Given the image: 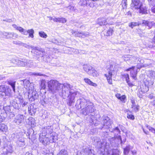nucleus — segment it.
I'll return each mask as SVG.
<instances>
[{"label":"nucleus","instance_id":"nucleus-1","mask_svg":"<svg viewBox=\"0 0 155 155\" xmlns=\"http://www.w3.org/2000/svg\"><path fill=\"white\" fill-rule=\"evenodd\" d=\"M48 90L54 94L58 92L63 97H69L70 104L74 101L75 97L79 93L72 89L71 85L68 84H61L56 80H51L48 82Z\"/></svg>","mask_w":155,"mask_h":155},{"label":"nucleus","instance_id":"nucleus-2","mask_svg":"<svg viewBox=\"0 0 155 155\" xmlns=\"http://www.w3.org/2000/svg\"><path fill=\"white\" fill-rule=\"evenodd\" d=\"M33 51L35 54L37 55H41V57L43 58L44 61L47 62H50L51 56L48 54L45 53L44 50L38 47L31 46Z\"/></svg>","mask_w":155,"mask_h":155},{"label":"nucleus","instance_id":"nucleus-3","mask_svg":"<svg viewBox=\"0 0 155 155\" xmlns=\"http://www.w3.org/2000/svg\"><path fill=\"white\" fill-rule=\"evenodd\" d=\"M88 103L89 104L85 108H83L82 109V112L84 115H89L90 116H91L90 118L91 119H93L94 115V114L93 113L94 111L93 104L91 102Z\"/></svg>","mask_w":155,"mask_h":155},{"label":"nucleus","instance_id":"nucleus-4","mask_svg":"<svg viewBox=\"0 0 155 155\" xmlns=\"http://www.w3.org/2000/svg\"><path fill=\"white\" fill-rule=\"evenodd\" d=\"M92 140L93 141L94 144L96 146L97 148L101 149L103 147L104 151L105 150L107 144L106 142H104L102 143L101 142L100 138L97 137H94L93 138Z\"/></svg>","mask_w":155,"mask_h":155},{"label":"nucleus","instance_id":"nucleus-5","mask_svg":"<svg viewBox=\"0 0 155 155\" xmlns=\"http://www.w3.org/2000/svg\"><path fill=\"white\" fill-rule=\"evenodd\" d=\"M11 61L14 64L18 65V66L24 67L27 64V59L25 58H18L17 59H12Z\"/></svg>","mask_w":155,"mask_h":155},{"label":"nucleus","instance_id":"nucleus-6","mask_svg":"<svg viewBox=\"0 0 155 155\" xmlns=\"http://www.w3.org/2000/svg\"><path fill=\"white\" fill-rule=\"evenodd\" d=\"M13 152L12 146L11 144H7L4 147L2 152L0 155H10Z\"/></svg>","mask_w":155,"mask_h":155},{"label":"nucleus","instance_id":"nucleus-7","mask_svg":"<svg viewBox=\"0 0 155 155\" xmlns=\"http://www.w3.org/2000/svg\"><path fill=\"white\" fill-rule=\"evenodd\" d=\"M1 34L6 39H15L18 37V35L17 34L13 32L4 31L2 32Z\"/></svg>","mask_w":155,"mask_h":155},{"label":"nucleus","instance_id":"nucleus-8","mask_svg":"<svg viewBox=\"0 0 155 155\" xmlns=\"http://www.w3.org/2000/svg\"><path fill=\"white\" fill-rule=\"evenodd\" d=\"M142 4L140 0H132L131 8L133 10H138Z\"/></svg>","mask_w":155,"mask_h":155},{"label":"nucleus","instance_id":"nucleus-9","mask_svg":"<svg viewBox=\"0 0 155 155\" xmlns=\"http://www.w3.org/2000/svg\"><path fill=\"white\" fill-rule=\"evenodd\" d=\"M108 123H109L108 128L109 129V130L111 132H113L115 134H118L120 133V131L118 127H116L114 129H111L112 126L111 124L112 123V120L107 117V124Z\"/></svg>","mask_w":155,"mask_h":155},{"label":"nucleus","instance_id":"nucleus-10","mask_svg":"<svg viewBox=\"0 0 155 155\" xmlns=\"http://www.w3.org/2000/svg\"><path fill=\"white\" fill-rule=\"evenodd\" d=\"M39 140L40 142L45 145L49 144V139L45 135L40 134L39 136Z\"/></svg>","mask_w":155,"mask_h":155},{"label":"nucleus","instance_id":"nucleus-11","mask_svg":"<svg viewBox=\"0 0 155 155\" xmlns=\"http://www.w3.org/2000/svg\"><path fill=\"white\" fill-rule=\"evenodd\" d=\"M89 101H87V100L84 98L79 99L77 101V104L80 105L81 108H84L87 104H89Z\"/></svg>","mask_w":155,"mask_h":155},{"label":"nucleus","instance_id":"nucleus-12","mask_svg":"<svg viewBox=\"0 0 155 155\" xmlns=\"http://www.w3.org/2000/svg\"><path fill=\"white\" fill-rule=\"evenodd\" d=\"M37 107L35 104H31L28 107V112L30 115H33L36 112Z\"/></svg>","mask_w":155,"mask_h":155},{"label":"nucleus","instance_id":"nucleus-13","mask_svg":"<svg viewBox=\"0 0 155 155\" xmlns=\"http://www.w3.org/2000/svg\"><path fill=\"white\" fill-rule=\"evenodd\" d=\"M24 119V116L22 115L19 114L17 115L14 120V122L17 125H19L21 123Z\"/></svg>","mask_w":155,"mask_h":155},{"label":"nucleus","instance_id":"nucleus-14","mask_svg":"<svg viewBox=\"0 0 155 155\" xmlns=\"http://www.w3.org/2000/svg\"><path fill=\"white\" fill-rule=\"evenodd\" d=\"M138 10V12L142 14H147V8L143 4Z\"/></svg>","mask_w":155,"mask_h":155},{"label":"nucleus","instance_id":"nucleus-15","mask_svg":"<svg viewBox=\"0 0 155 155\" xmlns=\"http://www.w3.org/2000/svg\"><path fill=\"white\" fill-rule=\"evenodd\" d=\"M34 31L33 29H28V30H25V31L24 32V35H27L29 34V36L28 37H31V38H33L34 37Z\"/></svg>","mask_w":155,"mask_h":155},{"label":"nucleus","instance_id":"nucleus-16","mask_svg":"<svg viewBox=\"0 0 155 155\" xmlns=\"http://www.w3.org/2000/svg\"><path fill=\"white\" fill-rule=\"evenodd\" d=\"M128 57L129 58V60L134 61H139L140 63H143L144 62V61L142 59H140L139 58H137L133 56H129Z\"/></svg>","mask_w":155,"mask_h":155},{"label":"nucleus","instance_id":"nucleus-17","mask_svg":"<svg viewBox=\"0 0 155 155\" xmlns=\"http://www.w3.org/2000/svg\"><path fill=\"white\" fill-rule=\"evenodd\" d=\"M93 68L90 65H84L83 66V69L84 71L88 74L92 69Z\"/></svg>","mask_w":155,"mask_h":155},{"label":"nucleus","instance_id":"nucleus-18","mask_svg":"<svg viewBox=\"0 0 155 155\" xmlns=\"http://www.w3.org/2000/svg\"><path fill=\"white\" fill-rule=\"evenodd\" d=\"M11 89L8 87L6 86L3 94H2V95H5V96H10L11 95Z\"/></svg>","mask_w":155,"mask_h":155},{"label":"nucleus","instance_id":"nucleus-19","mask_svg":"<svg viewBox=\"0 0 155 155\" xmlns=\"http://www.w3.org/2000/svg\"><path fill=\"white\" fill-rule=\"evenodd\" d=\"M12 27L17 30L19 31L22 34L24 35V32L25 31V30L22 27L17 26L15 24H13L12 25Z\"/></svg>","mask_w":155,"mask_h":155},{"label":"nucleus","instance_id":"nucleus-20","mask_svg":"<svg viewBox=\"0 0 155 155\" xmlns=\"http://www.w3.org/2000/svg\"><path fill=\"white\" fill-rule=\"evenodd\" d=\"M89 2L88 3L87 6H89L93 8L96 7L98 6V4L96 3L95 1L93 0H88Z\"/></svg>","mask_w":155,"mask_h":155},{"label":"nucleus","instance_id":"nucleus-21","mask_svg":"<svg viewBox=\"0 0 155 155\" xmlns=\"http://www.w3.org/2000/svg\"><path fill=\"white\" fill-rule=\"evenodd\" d=\"M10 103L11 105L16 109L18 110L21 107V105L19 104L15 101H12V102H11Z\"/></svg>","mask_w":155,"mask_h":155},{"label":"nucleus","instance_id":"nucleus-22","mask_svg":"<svg viewBox=\"0 0 155 155\" xmlns=\"http://www.w3.org/2000/svg\"><path fill=\"white\" fill-rule=\"evenodd\" d=\"M15 83L16 82L15 81L11 80H9L7 81L8 84L11 85L14 92H15Z\"/></svg>","mask_w":155,"mask_h":155},{"label":"nucleus","instance_id":"nucleus-23","mask_svg":"<svg viewBox=\"0 0 155 155\" xmlns=\"http://www.w3.org/2000/svg\"><path fill=\"white\" fill-rule=\"evenodd\" d=\"M89 2L88 0H80L78 4L82 6H87L88 3Z\"/></svg>","mask_w":155,"mask_h":155},{"label":"nucleus","instance_id":"nucleus-24","mask_svg":"<svg viewBox=\"0 0 155 155\" xmlns=\"http://www.w3.org/2000/svg\"><path fill=\"white\" fill-rule=\"evenodd\" d=\"M84 81L86 83L89 85L94 87H96L97 86V84H96L93 82L88 78H84Z\"/></svg>","mask_w":155,"mask_h":155},{"label":"nucleus","instance_id":"nucleus-25","mask_svg":"<svg viewBox=\"0 0 155 155\" xmlns=\"http://www.w3.org/2000/svg\"><path fill=\"white\" fill-rule=\"evenodd\" d=\"M52 127L51 126H48L45 127L44 129L46 132L47 134H51L52 132Z\"/></svg>","mask_w":155,"mask_h":155},{"label":"nucleus","instance_id":"nucleus-26","mask_svg":"<svg viewBox=\"0 0 155 155\" xmlns=\"http://www.w3.org/2000/svg\"><path fill=\"white\" fill-rule=\"evenodd\" d=\"M113 71L110 70L108 72V77H107V81H108V83L110 84H111L112 83V79H111V77L112 75V72Z\"/></svg>","mask_w":155,"mask_h":155},{"label":"nucleus","instance_id":"nucleus-27","mask_svg":"<svg viewBox=\"0 0 155 155\" xmlns=\"http://www.w3.org/2000/svg\"><path fill=\"white\" fill-rule=\"evenodd\" d=\"M137 71V70L136 71L134 70H134L133 69L131 71L130 76L133 78V79L134 80L136 79V75Z\"/></svg>","mask_w":155,"mask_h":155},{"label":"nucleus","instance_id":"nucleus-28","mask_svg":"<svg viewBox=\"0 0 155 155\" xmlns=\"http://www.w3.org/2000/svg\"><path fill=\"white\" fill-rule=\"evenodd\" d=\"M8 130L6 125L4 124H0V130L3 132H6Z\"/></svg>","mask_w":155,"mask_h":155},{"label":"nucleus","instance_id":"nucleus-29","mask_svg":"<svg viewBox=\"0 0 155 155\" xmlns=\"http://www.w3.org/2000/svg\"><path fill=\"white\" fill-rule=\"evenodd\" d=\"M141 24V23L139 21L138 22H132L129 24V26L132 28H133L134 27L137 26H139Z\"/></svg>","mask_w":155,"mask_h":155},{"label":"nucleus","instance_id":"nucleus-30","mask_svg":"<svg viewBox=\"0 0 155 155\" xmlns=\"http://www.w3.org/2000/svg\"><path fill=\"white\" fill-rule=\"evenodd\" d=\"M88 74L90 75H92L94 77H97L98 75L97 71L93 68L91 71L88 73Z\"/></svg>","mask_w":155,"mask_h":155},{"label":"nucleus","instance_id":"nucleus-31","mask_svg":"<svg viewBox=\"0 0 155 155\" xmlns=\"http://www.w3.org/2000/svg\"><path fill=\"white\" fill-rule=\"evenodd\" d=\"M72 33L75 35V36L81 38H84V37H83L82 32H79L77 31H72Z\"/></svg>","mask_w":155,"mask_h":155},{"label":"nucleus","instance_id":"nucleus-32","mask_svg":"<svg viewBox=\"0 0 155 155\" xmlns=\"http://www.w3.org/2000/svg\"><path fill=\"white\" fill-rule=\"evenodd\" d=\"M57 155H68L67 150L64 149L61 150Z\"/></svg>","mask_w":155,"mask_h":155},{"label":"nucleus","instance_id":"nucleus-33","mask_svg":"<svg viewBox=\"0 0 155 155\" xmlns=\"http://www.w3.org/2000/svg\"><path fill=\"white\" fill-rule=\"evenodd\" d=\"M131 108L134 111L136 112L139 110V106L138 105H136L135 104H134L131 105Z\"/></svg>","mask_w":155,"mask_h":155},{"label":"nucleus","instance_id":"nucleus-34","mask_svg":"<svg viewBox=\"0 0 155 155\" xmlns=\"http://www.w3.org/2000/svg\"><path fill=\"white\" fill-rule=\"evenodd\" d=\"M44 152L45 155H53V152L51 149L50 150L47 149L45 150Z\"/></svg>","mask_w":155,"mask_h":155},{"label":"nucleus","instance_id":"nucleus-35","mask_svg":"<svg viewBox=\"0 0 155 155\" xmlns=\"http://www.w3.org/2000/svg\"><path fill=\"white\" fill-rule=\"evenodd\" d=\"M130 149V145L127 146L124 149V154L125 155L127 154L129 152Z\"/></svg>","mask_w":155,"mask_h":155},{"label":"nucleus","instance_id":"nucleus-36","mask_svg":"<svg viewBox=\"0 0 155 155\" xmlns=\"http://www.w3.org/2000/svg\"><path fill=\"white\" fill-rule=\"evenodd\" d=\"M85 151L88 154V155H94L93 153V150L87 148L86 149Z\"/></svg>","mask_w":155,"mask_h":155},{"label":"nucleus","instance_id":"nucleus-37","mask_svg":"<svg viewBox=\"0 0 155 155\" xmlns=\"http://www.w3.org/2000/svg\"><path fill=\"white\" fill-rule=\"evenodd\" d=\"M52 135V136H53V140L52 141H51V142H54V143H55L56 141L58 140V136H57L56 134L54 133H53L51 134Z\"/></svg>","mask_w":155,"mask_h":155},{"label":"nucleus","instance_id":"nucleus-38","mask_svg":"<svg viewBox=\"0 0 155 155\" xmlns=\"http://www.w3.org/2000/svg\"><path fill=\"white\" fill-rule=\"evenodd\" d=\"M148 76L153 78H155V71H149Z\"/></svg>","mask_w":155,"mask_h":155},{"label":"nucleus","instance_id":"nucleus-39","mask_svg":"<svg viewBox=\"0 0 155 155\" xmlns=\"http://www.w3.org/2000/svg\"><path fill=\"white\" fill-rule=\"evenodd\" d=\"M40 86L42 89H44L45 88V81L42 80L41 81Z\"/></svg>","mask_w":155,"mask_h":155},{"label":"nucleus","instance_id":"nucleus-40","mask_svg":"<svg viewBox=\"0 0 155 155\" xmlns=\"http://www.w3.org/2000/svg\"><path fill=\"white\" fill-rule=\"evenodd\" d=\"M39 35L41 37L44 38H46L47 37V35L44 31L39 32Z\"/></svg>","mask_w":155,"mask_h":155},{"label":"nucleus","instance_id":"nucleus-41","mask_svg":"<svg viewBox=\"0 0 155 155\" xmlns=\"http://www.w3.org/2000/svg\"><path fill=\"white\" fill-rule=\"evenodd\" d=\"M19 100L20 104L23 107L25 106L28 104V102L25 101L23 99L19 98Z\"/></svg>","mask_w":155,"mask_h":155},{"label":"nucleus","instance_id":"nucleus-42","mask_svg":"<svg viewBox=\"0 0 155 155\" xmlns=\"http://www.w3.org/2000/svg\"><path fill=\"white\" fill-rule=\"evenodd\" d=\"M65 18H58V22L62 23H65L66 22Z\"/></svg>","mask_w":155,"mask_h":155},{"label":"nucleus","instance_id":"nucleus-43","mask_svg":"<svg viewBox=\"0 0 155 155\" xmlns=\"http://www.w3.org/2000/svg\"><path fill=\"white\" fill-rule=\"evenodd\" d=\"M126 96L125 95H124L121 96L119 99L120 100L122 103H124L126 102Z\"/></svg>","mask_w":155,"mask_h":155},{"label":"nucleus","instance_id":"nucleus-44","mask_svg":"<svg viewBox=\"0 0 155 155\" xmlns=\"http://www.w3.org/2000/svg\"><path fill=\"white\" fill-rule=\"evenodd\" d=\"M23 82V84L25 86V87L27 88V85L29 84V81L28 80L25 79L22 81Z\"/></svg>","mask_w":155,"mask_h":155},{"label":"nucleus","instance_id":"nucleus-45","mask_svg":"<svg viewBox=\"0 0 155 155\" xmlns=\"http://www.w3.org/2000/svg\"><path fill=\"white\" fill-rule=\"evenodd\" d=\"M31 96L34 97L35 98H37L38 97V94L36 91H33L32 93Z\"/></svg>","mask_w":155,"mask_h":155},{"label":"nucleus","instance_id":"nucleus-46","mask_svg":"<svg viewBox=\"0 0 155 155\" xmlns=\"http://www.w3.org/2000/svg\"><path fill=\"white\" fill-rule=\"evenodd\" d=\"M6 87L4 85H1L0 86V94L2 95L4 92V90Z\"/></svg>","mask_w":155,"mask_h":155},{"label":"nucleus","instance_id":"nucleus-47","mask_svg":"<svg viewBox=\"0 0 155 155\" xmlns=\"http://www.w3.org/2000/svg\"><path fill=\"white\" fill-rule=\"evenodd\" d=\"M120 152L117 149L114 150L112 151V155H119Z\"/></svg>","mask_w":155,"mask_h":155},{"label":"nucleus","instance_id":"nucleus-48","mask_svg":"<svg viewBox=\"0 0 155 155\" xmlns=\"http://www.w3.org/2000/svg\"><path fill=\"white\" fill-rule=\"evenodd\" d=\"M67 8L68 10L73 11H74L76 10V8L73 5H70L67 7Z\"/></svg>","mask_w":155,"mask_h":155},{"label":"nucleus","instance_id":"nucleus-49","mask_svg":"<svg viewBox=\"0 0 155 155\" xmlns=\"http://www.w3.org/2000/svg\"><path fill=\"white\" fill-rule=\"evenodd\" d=\"M27 64H26V66H28L29 67H31L33 65V63L31 61L27 60Z\"/></svg>","mask_w":155,"mask_h":155},{"label":"nucleus","instance_id":"nucleus-50","mask_svg":"<svg viewBox=\"0 0 155 155\" xmlns=\"http://www.w3.org/2000/svg\"><path fill=\"white\" fill-rule=\"evenodd\" d=\"M10 107L9 106H6L3 107L4 110L5 111V113H7L8 112H10L11 110L10 109Z\"/></svg>","mask_w":155,"mask_h":155},{"label":"nucleus","instance_id":"nucleus-51","mask_svg":"<svg viewBox=\"0 0 155 155\" xmlns=\"http://www.w3.org/2000/svg\"><path fill=\"white\" fill-rule=\"evenodd\" d=\"M16 142L17 144L19 146V147H23L25 145V142H21L19 141H17Z\"/></svg>","mask_w":155,"mask_h":155},{"label":"nucleus","instance_id":"nucleus-52","mask_svg":"<svg viewBox=\"0 0 155 155\" xmlns=\"http://www.w3.org/2000/svg\"><path fill=\"white\" fill-rule=\"evenodd\" d=\"M113 32V29L112 28H110L107 31V36H110L112 35Z\"/></svg>","mask_w":155,"mask_h":155},{"label":"nucleus","instance_id":"nucleus-53","mask_svg":"<svg viewBox=\"0 0 155 155\" xmlns=\"http://www.w3.org/2000/svg\"><path fill=\"white\" fill-rule=\"evenodd\" d=\"M154 24V23L153 21H149L148 24L147 26L149 27V28H151Z\"/></svg>","mask_w":155,"mask_h":155},{"label":"nucleus","instance_id":"nucleus-54","mask_svg":"<svg viewBox=\"0 0 155 155\" xmlns=\"http://www.w3.org/2000/svg\"><path fill=\"white\" fill-rule=\"evenodd\" d=\"M123 76L126 79V81L127 82H128L129 79V74H126L123 75Z\"/></svg>","mask_w":155,"mask_h":155},{"label":"nucleus","instance_id":"nucleus-55","mask_svg":"<svg viewBox=\"0 0 155 155\" xmlns=\"http://www.w3.org/2000/svg\"><path fill=\"white\" fill-rule=\"evenodd\" d=\"M127 117L128 119H130L131 120H133L134 119V116L131 114H128Z\"/></svg>","mask_w":155,"mask_h":155},{"label":"nucleus","instance_id":"nucleus-56","mask_svg":"<svg viewBox=\"0 0 155 155\" xmlns=\"http://www.w3.org/2000/svg\"><path fill=\"white\" fill-rule=\"evenodd\" d=\"M29 99V101H33L36 99H37V98H35L34 97H33L31 96V95L30 96L29 95L28 96Z\"/></svg>","mask_w":155,"mask_h":155},{"label":"nucleus","instance_id":"nucleus-57","mask_svg":"<svg viewBox=\"0 0 155 155\" xmlns=\"http://www.w3.org/2000/svg\"><path fill=\"white\" fill-rule=\"evenodd\" d=\"M150 5L153 6L155 3V0H148Z\"/></svg>","mask_w":155,"mask_h":155},{"label":"nucleus","instance_id":"nucleus-58","mask_svg":"<svg viewBox=\"0 0 155 155\" xmlns=\"http://www.w3.org/2000/svg\"><path fill=\"white\" fill-rule=\"evenodd\" d=\"M21 45H23L24 47L28 49H29L30 48H31V46H30L26 44H24L23 43H22V44Z\"/></svg>","mask_w":155,"mask_h":155},{"label":"nucleus","instance_id":"nucleus-59","mask_svg":"<svg viewBox=\"0 0 155 155\" xmlns=\"http://www.w3.org/2000/svg\"><path fill=\"white\" fill-rule=\"evenodd\" d=\"M130 100L132 104V105L134 104H135V98L133 97H130Z\"/></svg>","mask_w":155,"mask_h":155},{"label":"nucleus","instance_id":"nucleus-60","mask_svg":"<svg viewBox=\"0 0 155 155\" xmlns=\"http://www.w3.org/2000/svg\"><path fill=\"white\" fill-rule=\"evenodd\" d=\"M13 43L14 44L17 45H22V43L21 42L19 41H13Z\"/></svg>","mask_w":155,"mask_h":155},{"label":"nucleus","instance_id":"nucleus-61","mask_svg":"<svg viewBox=\"0 0 155 155\" xmlns=\"http://www.w3.org/2000/svg\"><path fill=\"white\" fill-rule=\"evenodd\" d=\"M83 37L84 38L85 37H88L89 35V33L87 32H82Z\"/></svg>","mask_w":155,"mask_h":155},{"label":"nucleus","instance_id":"nucleus-62","mask_svg":"<svg viewBox=\"0 0 155 155\" xmlns=\"http://www.w3.org/2000/svg\"><path fill=\"white\" fill-rule=\"evenodd\" d=\"M149 22V21L144 20L143 21L142 23L141 24L147 26Z\"/></svg>","mask_w":155,"mask_h":155},{"label":"nucleus","instance_id":"nucleus-63","mask_svg":"<svg viewBox=\"0 0 155 155\" xmlns=\"http://www.w3.org/2000/svg\"><path fill=\"white\" fill-rule=\"evenodd\" d=\"M25 139L22 137H20L18 138V140L17 141H19V142H25Z\"/></svg>","mask_w":155,"mask_h":155},{"label":"nucleus","instance_id":"nucleus-64","mask_svg":"<svg viewBox=\"0 0 155 155\" xmlns=\"http://www.w3.org/2000/svg\"><path fill=\"white\" fill-rule=\"evenodd\" d=\"M154 5H153V7L151 8V10L153 12V13H155V3H154Z\"/></svg>","mask_w":155,"mask_h":155}]
</instances>
